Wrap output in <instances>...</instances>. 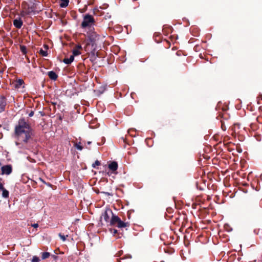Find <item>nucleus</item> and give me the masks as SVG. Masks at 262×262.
Listing matches in <instances>:
<instances>
[{
    "label": "nucleus",
    "instance_id": "nucleus-1",
    "mask_svg": "<svg viewBox=\"0 0 262 262\" xmlns=\"http://www.w3.org/2000/svg\"><path fill=\"white\" fill-rule=\"evenodd\" d=\"M15 136L17 139L15 143L17 145H21L20 147L25 146L33 136L32 128L24 119H19L15 126Z\"/></svg>",
    "mask_w": 262,
    "mask_h": 262
},
{
    "label": "nucleus",
    "instance_id": "nucleus-2",
    "mask_svg": "<svg viewBox=\"0 0 262 262\" xmlns=\"http://www.w3.org/2000/svg\"><path fill=\"white\" fill-rule=\"evenodd\" d=\"M111 226H116L118 228H124L128 226L129 224L127 222H124L121 220V219L117 215L113 214L110 220Z\"/></svg>",
    "mask_w": 262,
    "mask_h": 262
},
{
    "label": "nucleus",
    "instance_id": "nucleus-3",
    "mask_svg": "<svg viewBox=\"0 0 262 262\" xmlns=\"http://www.w3.org/2000/svg\"><path fill=\"white\" fill-rule=\"evenodd\" d=\"M95 23L94 17L90 15L86 14L83 18V20L81 23V27L82 28H86L87 27H91Z\"/></svg>",
    "mask_w": 262,
    "mask_h": 262
},
{
    "label": "nucleus",
    "instance_id": "nucleus-4",
    "mask_svg": "<svg viewBox=\"0 0 262 262\" xmlns=\"http://www.w3.org/2000/svg\"><path fill=\"white\" fill-rule=\"evenodd\" d=\"M113 213L112 211L110 209L105 210V212L102 214V217H103L104 221L106 222H110V215H112L113 216Z\"/></svg>",
    "mask_w": 262,
    "mask_h": 262
},
{
    "label": "nucleus",
    "instance_id": "nucleus-5",
    "mask_svg": "<svg viewBox=\"0 0 262 262\" xmlns=\"http://www.w3.org/2000/svg\"><path fill=\"white\" fill-rule=\"evenodd\" d=\"M2 174H10L12 172V167L11 165H7L2 167Z\"/></svg>",
    "mask_w": 262,
    "mask_h": 262
},
{
    "label": "nucleus",
    "instance_id": "nucleus-6",
    "mask_svg": "<svg viewBox=\"0 0 262 262\" xmlns=\"http://www.w3.org/2000/svg\"><path fill=\"white\" fill-rule=\"evenodd\" d=\"M108 168L112 171L114 173H117V170L118 168V164L116 162L113 161L108 164Z\"/></svg>",
    "mask_w": 262,
    "mask_h": 262
},
{
    "label": "nucleus",
    "instance_id": "nucleus-7",
    "mask_svg": "<svg viewBox=\"0 0 262 262\" xmlns=\"http://www.w3.org/2000/svg\"><path fill=\"white\" fill-rule=\"evenodd\" d=\"M82 50V47L80 45H77L73 50V55L74 56L79 55L81 54V50Z\"/></svg>",
    "mask_w": 262,
    "mask_h": 262
},
{
    "label": "nucleus",
    "instance_id": "nucleus-8",
    "mask_svg": "<svg viewBox=\"0 0 262 262\" xmlns=\"http://www.w3.org/2000/svg\"><path fill=\"white\" fill-rule=\"evenodd\" d=\"M6 105V98L4 96H0V112L4 111Z\"/></svg>",
    "mask_w": 262,
    "mask_h": 262
},
{
    "label": "nucleus",
    "instance_id": "nucleus-9",
    "mask_svg": "<svg viewBox=\"0 0 262 262\" xmlns=\"http://www.w3.org/2000/svg\"><path fill=\"white\" fill-rule=\"evenodd\" d=\"M14 26L17 29H20L23 25V21L20 18L15 19L13 20Z\"/></svg>",
    "mask_w": 262,
    "mask_h": 262
},
{
    "label": "nucleus",
    "instance_id": "nucleus-10",
    "mask_svg": "<svg viewBox=\"0 0 262 262\" xmlns=\"http://www.w3.org/2000/svg\"><path fill=\"white\" fill-rule=\"evenodd\" d=\"M48 76L50 79L55 80L57 78V75L53 71L48 72Z\"/></svg>",
    "mask_w": 262,
    "mask_h": 262
},
{
    "label": "nucleus",
    "instance_id": "nucleus-11",
    "mask_svg": "<svg viewBox=\"0 0 262 262\" xmlns=\"http://www.w3.org/2000/svg\"><path fill=\"white\" fill-rule=\"evenodd\" d=\"M74 56L71 55L69 58H64L63 60V62L66 64H69L74 60Z\"/></svg>",
    "mask_w": 262,
    "mask_h": 262
},
{
    "label": "nucleus",
    "instance_id": "nucleus-12",
    "mask_svg": "<svg viewBox=\"0 0 262 262\" xmlns=\"http://www.w3.org/2000/svg\"><path fill=\"white\" fill-rule=\"evenodd\" d=\"M69 2V0H60L59 5L61 8H65L68 5Z\"/></svg>",
    "mask_w": 262,
    "mask_h": 262
},
{
    "label": "nucleus",
    "instance_id": "nucleus-13",
    "mask_svg": "<svg viewBox=\"0 0 262 262\" xmlns=\"http://www.w3.org/2000/svg\"><path fill=\"white\" fill-rule=\"evenodd\" d=\"M170 31L171 28L169 27L164 26V28L162 29L163 33L165 35L168 34Z\"/></svg>",
    "mask_w": 262,
    "mask_h": 262
},
{
    "label": "nucleus",
    "instance_id": "nucleus-14",
    "mask_svg": "<svg viewBox=\"0 0 262 262\" xmlns=\"http://www.w3.org/2000/svg\"><path fill=\"white\" fill-rule=\"evenodd\" d=\"M24 83V81L22 79H18L16 81L15 83V87L18 88H19Z\"/></svg>",
    "mask_w": 262,
    "mask_h": 262
},
{
    "label": "nucleus",
    "instance_id": "nucleus-15",
    "mask_svg": "<svg viewBox=\"0 0 262 262\" xmlns=\"http://www.w3.org/2000/svg\"><path fill=\"white\" fill-rule=\"evenodd\" d=\"M2 196L4 198H8L9 197V192L5 188L2 190Z\"/></svg>",
    "mask_w": 262,
    "mask_h": 262
},
{
    "label": "nucleus",
    "instance_id": "nucleus-16",
    "mask_svg": "<svg viewBox=\"0 0 262 262\" xmlns=\"http://www.w3.org/2000/svg\"><path fill=\"white\" fill-rule=\"evenodd\" d=\"M50 255V253L49 252H43L42 253L41 255V258L42 259H45L46 258H48Z\"/></svg>",
    "mask_w": 262,
    "mask_h": 262
},
{
    "label": "nucleus",
    "instance_id": "nucleus-17",
    "mask_svg": "<svg viewBox=\"0 0 262 262\" xmlns=\"http://www.w3.org/2000/svg\"><path fill=\"white\" fill-rule=\"evenodd\" d=\"M74 146L79 150H81L83 149L82 146L81 145L80 142L75 143Z\"/></svg>",
    "mask_w": 262,
    "mask_h": 262
},
{
    "label": "nucleus",
    "instance_id": "nucleus-18",
    "mask_svg": "<svg viewBox=\"0 0 262 262\" xmlns=\"http://www.w3.org/2000/svg\"><path fill=\"white\" fill-rule=\"evenodd\" d=\"M20 51L23 53V54H25L27 53V48L24 46H20Z\"/></svg>",
    "mask_w": 262,
    "mask_h": 262
},
{
    "label": "nucleus",
    "instance_id": "nucleus-19",
    "mask_svg": "<svg viewBox=\"0 0 262 262\" xmlns=\"http://www.w3.org/2000/svg\"><path fill=\"white\" fill-rule=\"evenodd\" d=\"M39 53L42 56H47L48 54H47V51H45V50H42V49L40 50L39 51Z\"/></svg>",
    "mask_w": 262,
    "mask_h": 262
},
{
    "label": "nucleus",
    "instance_id": "nucleus-20",
    "mask_svg": "<svg viewBox=\"0 0 262 262\" xmlns=\"http://www.w3.org/2000/svg\"><path fill=\"white\" fill-rule=\"evenodd\" d=\"M59 236L60 237V238H61V239L62 241H65L66 239V237H68V235H67L66 236L64 235H62L61 233H59L58 234Z\"/></svg>",
    "mask_w": 262,
    "mask_h": 262
},
{
    "label": "nucleus",
    "instance_id": "nucleus-21",
    "mask_svg": "<svg viewBox=\"0 0 262 262\" xmlns=\"http://www.w3.org/2000/svg\"><path fill=\"white\" fill-rule=\"evenodd\" d=\"M40 259L39 257L36 256H34L32 259V262H39Z\"/></svg>",
    "mask_w": 262,
    "mask_h": 262
},
{
    "label": "nucleus",
    "instance_id": "nucleus-22",
    "mask_svg": "<svg viewBox=\"0 0 262 262\" xmlns=\"http://www.w3.org/2000/svg\"><path fill=\"white\" fill-rule=\"evenodd\" d=\"M100 165V163L98 160H96L94 163L92 164V167L95 168L96 166H99Z\"/></svg>",
    "mask_w": 262,
    "mask_h": 262
},
{
    "label": "nucleus",
    "instance_id": "nucleus-23",
    "mask_svg": "<svg viewBox=\"0 0 262 262\" xmlns=\"http://www.w3.org/2000/svg\"><path fill=\"white\" fill-rule=\"evenodd\" d=\"M5 188L4 187L3 184L2 183H0V190H3Z\"/></svg>",
    "mask_w": 262,
    "mask_h": 262
},
{
    "label": "nucleus",
    "instance_id": "nucleus-24",
    "mask_svg": "<svg viewBox=\"0 0 262 262\" xmlns=\"http://www.w3.org/2000/svg\"><path fill=\"white\" fill-rule=\"evenodd\" d=\"M32 226L34 228H36L38 227V224H34L32 225Z\"/></svg>",
    "mask_w": 262,
    "mask_h": 262
},
{
    "label": "nucleus",
    "instance_id": "nucleus-25",
    "mask_svg": "<svg viewBox=\"0 0 262 262\" xmlns=\"http://www.w3.org/2000/svg\"><path fill=\"white\" fill-rule=\"evenodd\" d=\"M33 115H34V112L32 111V112H31L29 113V116L30 117H32Z\"/></svg>",
    "mask_w": 262,
    "mask_h": 262
},
{
    "label": "nucleus",
    "instance_id": "nucleus-26",
    "mask_svg": "<svg viewBox=\"0 0 262 262\" xmlns=\"http://www.w3.org/2000/svg\"><path fill=\"white\" fill-rule=\"evenodd\" d=\"M117 231L116 230H114V233L115 234L117 233Z\"/></svg>",
    "mask_w": 262,
    "mask_h": 262
},
{
    "label": "nucleus",
    "instance_id": "nucleus-27",
    "mask_svg": "<svg viewBox=\"0 0 262 262\" xmlns=\"http://www.w3.org/2000/svg\"><path fill=\"white\" fill-rule=\"evenodd\" d=\"M178 222V221H174V224H177Z\"/></svg>",
    "mask_w": 262,
    "mask_h": 262
},
{
    "label": "nucleus",
    "instance_id": "nucleus-28",
    "mask_svg": "<svg viewBox=\"0 0 262 262\" xmlns=\"http://www.w3.org/2000/svg\"><path fill=\"white\" fill-rule=\"evenodd\" d=\"M184 245L186 246H187V244H186V243L184 242Z\"/></svg>",
    "mask_w": 262,
    "mask_h": 262
},
{
    "label": "nucleus",
    "instance_id": "nucleus-29",
    "mask_svg": "<svg viewBox=\"0 0 262 262\" xmlns=\"http://www.w3.org/2000/svg\"><path fill=\"white\" fill-rule=\"evenodd\" d=\"M88 143L89 144H91V142H88Z\"/></svg>",
    "mask_w": 262,
    "mask_h": 262
},
{
    "label": "nucleus",
    "instance_id": "nucleus-30",
    "mask_svg": "<svg viewBox=\"0 0 262 262\" xmlns=\"http://www.w3.org/2000/svg\"><path fill=\"white\" fill-rule=\"evenodd\" d=\"M178 52H177V54L178 55H179V53H178Z\"/></svg>",
    "mask_w": 262,
    "mask_h": 262
},
{
    "label": "nucleus",
    "instance_id": "nucleus-31",
    "mask_svg": "<svg viewBox=\"0 0 262 262\" xmlns=\"http://www.w3.org/2000/svg\"><path fill=\"white\" fill-rule=\"evenodd\" d=\"M182 254L183 255V253H181V255H182ZM181 257H182V255H181Z\"/></svg>",
    "mask_w": 262,
    "mask_h": 262
}]
</instances>
